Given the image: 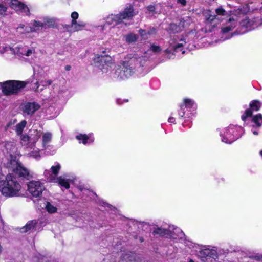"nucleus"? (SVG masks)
Wrapping results in <instances>:
<instances>
[{"mask_svg": "<svg viewBox=\"0 0 262 262\" xmlns=\"http://www.w3.org/2000/svg\"><path fill=\"white\" fill-rule=\"evenodd\" d=\"M41 137H42V138L40 140L39 139L38 142H40V145L42 148H45L46 145L50 142L52 136L50 132H46L44 133L41 132Z\"/></svg>", "mask_w": 262, "mask_h": 262, "instance_id": "nucleus-24", "label": "nucleus"}, {"mask_svg": "<svg viewBox=\"0 0 262 262\" xmlns=\"http://www.w3.org/2000/svg\"><path fill=\"white\" fill-rule=\"evenodd\" d=\"M45 190L43 184L38 181H32L28 184V190L32 196L39 198Z\"/></svg>", "mask_w": 262, "mask_h": 262, "instance_id": "nucleus-9", "label": "nucleus"}, {"mask_svg": "<svg viewBox=\"0 0 262 262\" xmlns=\"http://www.w3.org/2000/svg\"><path fill=\"white\" fill-rule=\"evenodd\" d=\"M43 24H45V29L47 28V27H52L54 26L55 21V19L53 18H51L49 17H46L43 19V22H42Z\"/></svg>", "mask_w": 262, "mask_h": 262, "instance_id": "nucleus-35", "label": "nucleus"}, {"mask_svg": "<svg viewBox=\"0 0 262 262\" xmlns=\"http://www.w3.org/2000/svg\"><path fill=\"white\" fill-rule=\"evenodd\" d=\"M117 103L118 104H121V103L120 102V100H117Z\"/></svg>", "mask_w": 262, "mask_h": 262, "instance_id": "nucleus-53", "label": "nucleus"}, {"mask_svg": "<svg viewBox=\"0 0 262 262\" xmlns=\"http://www.w3.org/2000/svg\"><path fill=\"white\" fill-rule=\"evenodd\" d=\"M148 9L149 11H154L155 8L153 6H149V7H148Z\"/></svg>", "mask_w": 262, "mask_h": 262, "instance_id": "nucleus-50", "label": "nucleus"}, {"mask_svg": "<svg viewBox=\"0 0 262 262\" xmlns=\"http://www.w3.org/2000/svg\"><path fill=\"white\" fill-rule=\"evenodd\" d=\"M85 26V24L83 22L75 21V24L71 23V27L73 31H78L83 29Z\"/></svg>", "mask_w": 262, "mask_h": 262, "instance_id": "nucleus-33", "label": "nucleus"}, {"mask_svg": "<svg viewBox=\"0 0 262 262\" xmlns=\"http://www.w3.org/2000/svg\"><path fill=\"white\" fill-rule=\"evenodd\" d=\"M154 233L161 236H165L169 234V230L162 228H158L154 230Z\"/></svg>", "mask_w": 262, "mask_h": 262, "instance_id": "nucleus-38", "label": "nucleus"}, {"mask_svg": "<svg viewBox=\"0 0 262 262\" xmlns=\"http://www.w3.org/2000/svg\"><path fill=\"white\" fill-rule=\"evenodd\" d=\"M44 27L45 24H43L42 22L34 20L32 26H30V27H26L25 31L26 32H38L42 29H45Z\"/></svg>", "mask_w": 262, "mask_h": 262, "instance_id": "nucleus-20", "label": "nucleus"}, {"mask_svg": "<svg viewBox=\"0 0 262 262\" xmlns=\"http://www.w3.org/2000/svg\"><path fill=\"white\" fill-rule=\"evenodd\" d=\"M104 20L105 24L108 25H116L121 23L118 14L116 15L111 14L105 17Z\"/></svg>", "mask_w": 262, "mask_h": 262, "instance_id": "nucleus-26", "label": "nucleus"}, {"mask_svg": "<svg viewBox=\"0 0 262 262\" xmlns=\"http://www.w3.org/2000/svg\"><path fill=\"white\" fill-rule=\"evenodd\" d=\"M7 10V6L3 4L0 3V16H4Z\"/></svg>", "mask_w": 262, "mask_h": 262, "instance_id": "nucleus-41", "label": "nucleus"}, {"mask_svg": "<svg viewBox=\"0 0 262 262\" xmlns=\"http://www.w3.org/2000/svg\"><path fill=\"white\" fill-rule=\"evenodd\" d=\"M40 108V105L35 102H27L22 105V111L26 115L32 116Z\"/></svg>", "mask_w": 262, "mask_h": 262, "instance_id": "nucleus-13", "label": "nucleus"}, {"mask_svg": "<svg viewBox=\"0 0 262 262\" xmlns=\"http://www.w3.org/2000/svg\"><path fill=\"white\" fill-rule=\"evenodd\" d=\"M215 12L218 15L225 16L226 14V11L222 7H220L215 9Z\"/></svg>", "mask_w": 262, "mask_h": 262, "instance_id": "nucleus-40", "label": "nucleus"}, {"mask_svg": "<svg viewBox=\"0 0 262 262\" xmlns=\"http://www.w3.org/2000/svg\"><path fill=\"white\" fill-rule=\"evenodd\" d=\"M79 14L77 12H73L71 14L72 22L73 24H75L76 19L78 18Z\"/></svg>", "mask_w": 262, "mask_h": 262, "instance_id": "nucleus-44", "label": "nucleus"}, {"mask_svg": "<svg viewBox=\"0 0 262 262\" xmlns=\"http://www.w3.org/2000/svg\"><path fill=\"white\" fill-rule=\"evenodd\" d=\"M55 182L58 183L60 186L64 187L65 189H68L70 187L69 180L61 176L57 178Z\"/></svg>", "mask_w": 262, "mask_h": 262, "instance_id": "nucleus-29", "label": "nucleus"}, {"mask_svg": "<svg viewBox=\"0 0 262 262\" xmlns=\"http://www.w3.org/2000/svg\"><path fill=\"white\" fill-rule=\"evenodd\" d=\"M243 131V128L240 126L230 125L225 128L220 132L222 141L226 143L230 144L241 136L242 135L240 133Z\"/></svg>", "mask_w": 262, "mask_h": 262, "instance_id": "nucleus-5", "label": "nucleus"}, {"mask_svg": "<svg viewBox=\"0 0 262 262\" xmlns=\"http://www.w3.org/2000/svg\"><path fill=\"white\" fill-rule=\"evenodd\" d=\"M76 138L79 140V143H82L84 144L89 142H93L94 141V139H92L90 138V136H88L85 134H79L76 136Z\"/></svg>", "mask_w": 262, "mask_h": 262, "instance_id": "nucleus-28", "label": "nucleus"}, {"mask_svg": "<svg viewBox=\"0 0 262 262\" xmlns=\"http://www.w3.org/2000/svg\"><path fill=\"white\" fill-rule=\"evenodd\" d=\"M249 10L247 6L239 7L237 10L231 12V16L223 24L222 31L226 33L232 30L237 25L239 18L241 15L246 13Z\"/></svg>", "mask_w": 262, "mask_h": 262, "instance_id": "nucleus-3", "label": "nucleus"}, {"mask_svg": "<svg viewBox=\"0 0 262 262\" xmlns=\"http://www.w3.org/2000/svg\"><path fill=\"white\" fill-rule=\"evenodd\" d=\"M150 49L151 51L155 53H159L161 51V49L160 46L154 44L151 45Z\"/></svg>", "mask_w": 262, "mask_h": 262, "instance_id": "nucleus-43", "label": "nucleus"}, {"mask_svg": "<svg viewBox=\"0 0 262 262\" xmlns=\"http://www.w3.org/2000/svg\"><path fill=\"white\" fill-rule=\"evenodd\" d=\"M93 64L101 69L102 72L107 73L109 68L114 65V62L109 55L96 54L93 57Z\"/></svg>", "mask_w": 262, "mask_h": 262, "instance_id": "nucleus-7", "label": "nucleus"}, {"mask_svg": "<svg viewBox=\"0 0 262 262\" xmlns=\"http://www.w3.org/2000/svg\"><path fill=\"white\" fill-rule=\"evenodd\" d=\"M34 261H35V262H38V260H34ZM38 261H39V260H38Z\"/></svg>", "mask_w": 262, "mask_h": 262, "instance_id": "nucleus-57", "label": "nucleus"}, {"mask_svg": "<svg viewBox=\"0 0 262 262\" xmlns=\"http://www.w3.org/2000/svg\"><path fill=\"white\" fill-rule=\"evenodd\" d=\"M168 235L170 238L174 239L182 238L184 235L183 231L178 227L172 228V230H169Z\"/></svg>", "mask_w": 262, "mask_h": 262, "instance_id": "nucleus-23", "label": "nucleus"}, {"mask_svg": "<svg viewBox=\"0 0 262 262\" xmlns=\"http://www.w3.org/2000/svg\"><path fill=\"white\" fill-rule=\"evenodd\" d=\"M139 32L142 37L144 39H146L148 38V36L154 35L156 33V29L153 28L149 30L148 31L143 29H140L139 30Z\"/></svg>", "mask_w": 262, "mask_h": 262, "instance_id": "nucleus-30", "label": "nucleus"}, {"mask_svg": "<svg viewBox=\"0 0 262 262\" xmlns=\"http://www.w3.org/2000/svg\"><path fill=\"white\" fill-rule=\"evenodd\" d=\"M241 25L242 27H244L246 29V30L243 31L244 33L250 31L257 27V26L255 25L254 21L253 20H250L248 18L242 20V21L241 22Z\"/></svg>", "mask_w": 262, "mask_h": 262, "instance_id": "nucleus-25", "label": "nucleus"}, {"mask_svg": "<svg viewBox=\"0 0 262 262\" xmlns=\"http://www.w3.org/2000/svg\"><path fill=\"white\" fill-rule=\"evenodd\" d=\"M42 147L40 145V142H36L35 144L26 146V154L30 157H32L36 160H39L40 157V150L42 149Z\"/></svg>", "mask_w": 262, "mask_h": 262, "instance_id": "nucleus-12", "label": "nucleus"}, {"mask_svg": "<svg viewBox=\"0 0 262 262\" xmlns=\"http://www.w3.org/2000/svg\"><path fill=\"white\" fill-rule=\"evenodd\" d=\"M28 83L26 81L8 80L0 82V89L5 95H10L18 93Z\"/></svg>", "mask_w": 262, "mask_h": 262, "instance_id": "nucleus-6", "label": "nucleus"}, {"mask_svg": "<svg viewBox=\"0 0 262 262\" xmlns=\"http://www.w3.org/2000/svg\"><path fill=\"white\" fill-rule=\"evenodd\" d=\"M219 20V17L215 15H210L206 19V23L207 25H210L213 24V26H214L216 22Z\"/></svg>", "mask_w": 262, "mask_h": 262, "instance_id": "nucleus-39", "label": "nucleus"}, {"mask_svg": "<svg viewBox=\"0 0 262 262\" xmlns=\"http://www.w3.org/2000/svg\"><path fill=\"white\" fill-rule=\"evenodd\" d=\"M52 82V80L50 79L45 80V81H40V84H39L38 82H36L34 84V86L32 87V89L36 92H40L45 87L51 85Z\"/></svg>", "mask_w": 262, "mask_h": 262, "instance_id": "nucleus-22", "label": "nucleus"}, {"mask_svg": "<svg viewBox=\"0 0 262 262\" xmlns=\"http://www.w3.org/2000/svg\"><path fill=\"white\" fill-rule=\"evenodd\" d=\"M124 38L127 42L132 43L137 40L138 36L134 33H130L125 35Z\"/></svg>", "mask_w": 262, "mask_h": 262, "instance_id": "nucleus-37", "label": "nucleus"}, {"mask_svg": "<svg viewBox=\"0 0 262 262\" xmlns=\"http://www.w3.org/2000/svg\"><path fill=\"white\" fill-rule=\"evenodd\" d=\"M135 60L123 61L121 65L115 66L111 71L110 76L117 80H125L129 78L135 74L139 75L142 73V67H139V70H136L137 65Z\"/></svg>", "mask_w": 262, "mask_h": 262, "instance_id": "nucleus-2", "label": "nucleus"}, {"mask_svg": "<svg viewBox=\"0 0 262 262\" xmlns=\"http://www.w3.org/2000/svg\"><path fill=\"white\" fill-rule=\"evenodd\" d=\"M45 208L49 213H55L57 210V207L54 204L48 201L45 203Z\"/></svg>", "mask_w": 262, "mask_h": 262, "instance_id": "nucleus-32", "label": "nucleus"}, {"mask_svg": "<svg viewBox=\"0 0 262 262\" xmlns=\"http://www.w3.org/2000/svg\"><path fill=\"white\" fill-rule=\"evenodd\" d=\"M196 105L192 100L187 98L184 99L183 103L180 105V108L178 112L179 117H187L189 118L192 113H186L185 109L186 108L188 112H192L196 109Z\"/></svg>", "mask_w": 262, "mask_h": 262, "instance_id": "nucleus-8", "label": "nucleus"}, {"mask_svg": "<svg viewBox=\"0 0 262 262\" xmlns=\"http://www.w3.org/2000/svg\"><path fill=\"white\" fill-rule=\"evenodd\" d=\"M15 123V120H14V121H13V123Z\"/></svg>", "mask_w": 262, "mask_h": 262, "instance_id": "nucleus-58", "label": "nucleus"}, {"mask_svg": "<svg viewBox=\"0 0 262 262\" xmlns=\"http://www.w3.org/2000/svg\"><path fill=\"white\" fill-rule=\"evenodd\" d=\"M250 109L245 111L244 114L242 116V119L243 121H245L248 117L251 116L252 111H258L260 108L261 105L259 101L253 100L250 103Z\"/></svg>", "mask_w": 262, "mask_h": 262, "instance_id": "nucleus-16", "label": "nucleus"}, {"mask_svg": "<svg viewBox=\"0 0 262 262\" xmlns=\"http://www.w3.org/2000/svg\"><path fill=\"white\" fill-rule=\"evenodd\" d=\"M125 256L126 257V258H125L124 257V259H128L129 261H132V257H130L129 254H126L125 255Z\"/></svg>", "mask_w": 262, "mask_h": 262, "instance_id": "nucleus-48", "label": "nucleus"}, {"mask_svg": "<svg viewBox=\"0 0 262 262\" xmlns=\"http://www.w3.org/2000/svg\"><path fill=\"white\" fill-rule=\"evenodd\" d=\"M11 8L23 15H29L30 14L29 8L27 5L20 2L17 4H13Z\"/></svg>", "mask_w": 262, "mask_h": 262, "instance_id": "nucleus-18", "label": "nucleus"}, {"mask_svg": "<svg viewBox=\"0 0 262 262\" xmlns=\"http://www.w3.org/2000/svg\"><path fill=\"white\" fill-rule=\"evenodd\" d=\"M12 123V122H11H11H9V123L7 124V127H9Z\"/></svg>", "mask_w": 262, "mask_h": 262, "instance_id": "nucleus-52", "label": "nucleus"}, {"mask_svg": "<svg viewBox=\"0 0 262 262\" xmlns=\"http://www.w3.org/2000/svg\"><path fill=\"white\" fill-rule=\"evenodd\" d=\"M185 53V51H182V54H184Z\"/></svg>", "mask_w": 262, "mask_h": 262, "instance_id": "nucleus-56", "label": "nucleus"}, {"mask_svg": "<svg viewBox=\"0 0 262 262\" xmlns=\"http://www.w3.org/2000/svg\"><path fill=\"white\" fill-rule=\"evenodd\" d=\"M4 146L5 147L6 152L10 154L9 158L7 159V163L10 162L12 157L13 159H17L16 156L13 155V154L15 153L16 151L15 145L13 142H7L4 145Z\"/></svg>", "mask_w": 262, "mask_h": 262, "instance_id": "nucleus-19", "label": "nucleus"}, {"mask_svg": "<svg viewBox=\"0 0 262 262\" xmlns=\"http://www.w3.org/2000/svg\"><path fill=\"white\" fill-rule=\"evenodd\" d=\"M184 21L183 20H181L180 22V25H177L176 24H171L169 27V30L172 33H178L181 31V27L180 25L184 27Z\"/></svg>", "mask_w": 262, "mask_h": 262, "instance_id": "nucleus-31", "label": "nucleus"}, {"mask_svg": "<svg viewBox=\"0 0 262 262\" xmlns=\"http://www.w3.org/2000/svg\"><path fill=\"white\" fill-rule=\"evenodd\" d=\"M178 3H180L182 6H185L186 4V0H178Z\"/></svg>", "mask_w": 262, "mask_h": 262, "instance_id": "nucleus-45", "label": "nucleus"}, {"mask_svg": "<svg viewBox=\"0 0 262 262\" xmlns=\"http://www.w3.org/2000/svg\"><path fill=\"white\" fill-rule=\"evenodd\" d=\"M6 0H1L2 2H5Z\"/></svg>", "mask_w": 262, "mask_h": 262, "instance_id": "nucleus-55", "label": "nucleus"}, {"mask_svg": "<svg viewBox=\"0 0 262 262\" xmlns=\"http://www.w3.org/2000/svg\"><path fill=\"white\" fill-rule=\"evenodd\" d=\"M253 134L254 135H258V132L256 130H254V131H253Z\"/></svg>", "mask_w": 262, "mask_h": 262, "instance_id": "nucleus-51", "label": "nucleus"}, {"mask_svg": "<svg viewBox=\"0 0 262 262\" xmlns=\"http://www.w3.org/2000/svg\"><path fill=\"white\" fill-rule=\"evenodd\" d=\"M180 42L176 43L174 40H170L169 42L170 47L165 50V52L166 53H169L170 52L171 50H173L176 52L179 51H182V47L185 45L186 42L182 39H181Z\"/></svg>", "mask_w": 262, "mask_h": 262, "instance_id": "nucleus-17", "label": "nucleus"}, {"mask_svg": "<svg viewBox=\"0 0 262 262\" xmlns=\"http://www.w3.org/2000/svg\"><path fill=\"white\" fill-rule=\"evenodd\" d=\"M37 222L35 220L29 221L26 225L20 229L21 233L27 232H33L36 231V225Z\"/></svg>", "mask_w": 262, "mask_h": 262, "instance_id": "nucleus-21", "label": "nucleus"}, {"mask_svg": "<svg viewBox=\"0 0 262 262\" xmlns=\"http://www.w3.org/2000/svg\"><path fill=\"white\" fill-rule=\"evenodd\" d=\"M21 185L17 179L11 174H8L3 167H0V192L6 198L19 196Z\"/></svg>", "mask_w": 262, "mask_h": 262, "instance_id": "nucleus-1", "label": "nucleus"}, {"mask_svg": "<svg viewBox=\"0 0 262 262\" xmlns=\"http://www.w3.org/2000/svg\"><path fill=\"white\" fill-rule=\"evenodd\" d=\"M199 256L204 262H206L207 258H212L214 259L217 258V253L213 249L204 248L201 250L198 254Z\"/></svg>", "mask_w": 262, "mask_h": 262, "instance_id": "nucleus-14", "label": "nucleus"}, {"mask_svg": "<svg viewBox=\"0 0 262 262\" xmlns=\"http://www.w3.org/2000/svg\"><path fill=\"white\" fill-rule=\"evenodd\" d=\"M26 27H28L25 26L24 25L20 24L17 28V31L20 34L27 33V32H26V31H25Z\"/></svg>", "mask_w": 262, "mask_h": 262, "instance_id": "nucleus-42", "label": "nucleus"}, {"mask_svg": "<svg viewBox=\"0 0 262 262\" xmlns=\"http://www.w3.org/2000/svg\"><path fill=\"white\" fill-rule=\"evenodd\" d=\"M19 2V1H18V0H11V4H10L11 8L12 7V6H13V4H17Z\"/></svg>", "mask_w": 262, "mask_h": 262, "instance_id": "nucleus-46", "label": "nucleus"}, {"mask_svg": "<svg viewBox=\"0 0 262 262\" xmlns=\"http://www.w3.org/2000/svg\"><path fill=\"white\" fill-rule=\"evenodd\" d=\"M258 259H262V256H260L258 257Z\"/></svg>", "mask_w": 262, "mask_h": 262, "instance_id": "nucleus-54", "label": "nucleus"}, {"mask_svg": "<svg viewBox=\"0 0 262 262\" xmlns=\"http://www.w3.org/2000/svg\"><path fill=\"white\" fill-rule=\"evenodd\" d=\"M6 165L3 167L4 169H8V172H14L17 174L19 177L24 178L26 179H29L31 178L29 170L22 166L21 163L18 162L17 159H13L12 157L9 162L5 164Z\"/></svg>", "mask_w": 262, "mask_h": 262, "instance_id": "nucleus-4", "label": "nucleus"}, {"mask_svg": "<svg viewBox=\"0 0 262 262\" xmlns=\"http://www.w3.org/2000/svg\"><path fill=\"white\" fill-rule=\"evenodd\" d=\"M61 169V165L59 163H55L52 166L50 169H46L44 171L45 178L49 182H55L57 176Z\"/></svg>", "mask_w": 262, "mask_h": 262, "instance_id": "nucleus-11", "label": "nucleus"}, {"mask_svg": "<svg viewBox=\"0 0 262 262\" xmlns=\"http://www.w3.org/2000/svg\"><path fill=\"white\" fill-rule=\"evenodd\" d=\"M71 66H69V65L66 66L65 67V69H66L67 71H70V70H71Z\"/></svg>", "mask_w": 262, "mask_h": 262, "instance_id": "nucleus-49", "label": "nucleus"}, {"mask_svg": "<svg viewBox=\"0 0 262 262\" xmlns=\"http://www.w3.org/2000/svg\"><path fill=\"white\" fill-rule=\"evenodd\" d=\"M252 121L257 127H260L262 125V115L258 114L254 116L252 118Z\"/></svg>", "mask_w": 262, "mask_h": 262, "instance_id": "nucleus-36", "label": "nucleus"}, {"mask_svg": "<svg viewBox=\"0 0 262 262\" xmlns=\"http://www.w3.org/2000/svg\"><path fill=\"white\" fill-rule=\"evenodd\" d=\"M35 52L34 49H29L27 47H20L18 48L17 54L19 56L29 57Z\"/></svg>", "mask_w": 262, "mask_h": 262, "instance_id": "nucleus-27", "label": "nucleus"}, {"mask_svg": "<svg viewBox=\"0 0 262 262\" xmlns=\"http://www.w3.org/2000/svg\"><path fill=\"white\" fill-rule=\"evenodd\" d=\"M136 14L134 12L133 7L131 5L126 7L120 13L118 14L119 20L121 23L123 20H129Z\"/></svg>", "mask_w": 262, "mask_h": 262, "instance_id": "nucleus-15", "label": "nucleus"}, {"mask_svg": "<svg viewBox=\"0 0 262 262\" xmlns=\"http://www.w3.org/2000/svg\"><path fill=\"white\" fill-rule=\"evenodd\" d=\"M27 122L25 120H23L16 125L15 130L17 135L21 134Z\"/></svg>", "mask_w": 262, "mask_h": 262, "instance_id": "nucleus-34", "label": "nucleus"}, {"mask_svg": "<svg viewBox=\"0 0 262 262\" xmlns=\"http://www.w3.org/2000/svg\"><path fill=\"white\" fill-rule=\"evenodd\" d=\"M168 121L170 123H175V119L172 117H170L168 118Z\"/></svg>", "mask_w": 262, "mask_h": 262, "instance_id": "nucleus-47", "label": "nucleus"}, {"mask_svg": "<svg viewBox=\"0 0 262 262\" xmlns=\"http://www.w3.org/2000/svg\"><path fill=\"white\" fill-rule=\"evenodd\" d=\"M42 135L41 131L37 130H32L30 132L29 136L23 135L21 137V144L23 145L27 143L26 146L31 145L38 141Z\"/></svg>", "mask_w": 262, "mask_h": 262, "instance_id": "nucleus-10", "label": "nucleus"}]
</instances>
